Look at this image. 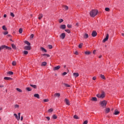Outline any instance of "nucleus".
Segmentation results:
<instances>
[{
  "mask_svg": "<svg viewBox=\"0 0 124 124\" xmlns=\"http://www.w3.org/2000/svg\"><path fill=\"white\" fill-rule=\"evenodd\" d=\"M91 100H92V101H97V98H96V97H93Z\"/></svg>",
  "mask_w": 124,
  "mask_h": 124,
  "instance_id": "5701e85b",
  "label": "nucleus"
},
{
  "mask_svg": "<svg viewBox=\"0 0 124 124\" xmlns=\"http://www.w3.org/2000/svg\"><path fill=\"white\" fill-rule=\"evenodd\" d=\"M3 87H4V85L2 84H0V88H3Z\"/></svg>",
  "mask_w": 124,
  "mask_h": 124,
  "instance_id": "13d9d810",
  "label": "nucleus"
},
{
  "mask_svg": "<svg viewBox=\"0 0 124 124\" xmlns=\"http://www.w3.org/2000/svg\"><path fill=\"white\" fill-rule=\"evenodd\" d=\"M67 28H68L69 29H71V28H72V25L68 24V25H67Z\"/></svg>",
  "mask_w": 124,
  "mask_h": 124,
  "instance_id": "4c0bfd02",
  "label": "nucleus"
},
{
  "mask_svg": "<svg viewBox=\"0 0 124 124\" xmlns=\"http://www.w3.org/2000/svg\"><path fill=\"white\" fill-rule=\"evenodd\" d=\"M42 56H44L45 57H46L47 58H49V57H50V55L47 54H42Z\"/></svg>",
  "mask_w": 124,
  "mask_h": 124,
  "instance_id": "c85d7f7f",
  "label": "nucleus"
},
{
  "mask_svg": "<svg viewBox=\"0 0 124 124\" xmlns=\"http://www.w3.org/2000/svg\"><path fill=\"white\" fill-rule=\"evenodd\" d=\"M65 31L67 32V33H70V30H65Z\"/></svg>",
  "mask_w": 124,
  "mask_h": 124,
  "instance_id": "a19ab883",
  "label": "nucleus"
},
{
  "mask_svg": "<svg viewBox=\"0 0 124 124\" xmlns=\"http://www.w3.org/2000/svg\"><path fill=\"white\" fill-rule=\"evenodd\" d=\"M19 105H15V108H19Z\"/></svg>",
  "mask_w": 124,
  "mask_h": 124,
  "instance_id": "a18cd8bd",
  "label": "nucleus"
},
{
  "mask_svg": "<svg viewBox=\"0 0 124 124\" xmlns=\"http://www.w3.org/2000/svg\"><path fill=\"white\" fill-rule=\"evenodd\" d=\"M54 96L55 97H60L61 96V93H55L54 94Z\"/></svg>",
  "mask_w": 124,
  "mask_h": 124,
  "instance_id": "f8f14e48",
  "label": "nucleus"
},
{
  "mask_svg": "<svg viewBox=\"0 0 124 124\" xmlns=\"http://www.w3.org/2000/svg\"><path fill=\"white\" fill-rule=\"evenodd\" d=\"M7 74H9V75H13V72L9 71L7 73Z\"/></svg>",
  "mask_w": 124,
  "mask_h": 124,
  "instance_id": "cd10ccee",
  "label": "nucleus"
},
{
  "mask_svg": "<svg viewBox=\"0 0 124 124\" xmlns=\"http://www.w3.org/2000/svg\"><path fill=\"white\" fill-rule=\"evenodd\" d=\"M10 15H11V16H12V17H15V15H14V14L13 13H11Z\"/></svg>",
  "mask_w": 124,
  "mask_h": 124,
  "instance_id": "c03bdc74",
  "label": "nucleus"
},
{
  "mask_svg": "<svg viewBox=\"0 0 124 124\" xmlns=\"http://www.w3.org/2000/svg\"><path fill=\"white\" fill-rule=\"evenodd\" d=\"M98 13V11L97 10H93L91 11L90 13V16L91 17H95L97 15V14Z\"/></svg>",
  "mask_w": 124,
  "mask_h": 124,
  "instance_id": "f257e3e1",
  "label": "nucleus"
},
{
  "mask_svg": "<svg viewBox=\"0 0 124 124\" xmlns=\"http://www.w3.org/2000/svg\"><path fill=\"white\" fill-rule=\"evenodd\" d=\"M24 49L25 50H31V46H26L24 47Z\"/></svg>",
  "mask_w": 124,
  "mask_h": 124,
  "instance_id": "6e6552de",
  "label": "nucleus"
},
{
  "mask_svg": "<svg viewBox=\"0 0 124 124\" xmlns=\"http://www.w3.org/2000/svg\"><path fill=\"white\" fill-rule=\"evenodd\" d=\"M83 37L84 38L87 39L88 37H89V35L88 34H85L84 35Z\"/></svg>",
  "mask_w": 124,
  "mask_h": 124,
  "instance_id": "a878e982",
  "label": "nucleus"
},
{
  "mask_svg": "<svg viewBox=\"0 0 124 124\" xmlns=\"http://www.w3.org/2000/svg\"><path fill=\"white\" fill-rule=\"evenodd\" d=\"M100 104L102 107H106V105H107V101L106 100L101 101Z\"/></svg>",
  "mask_w": 124,
  "mask_h": 124,
  "instance_id": "20e7f679",
  "label": "nucleus"
},
{
  "mask_svg": "<svg viewBox=\"0 0 124 124\" xmlns=\"http://www.w3.org/2000/svg\"><path fill=\"white\" fill-rule=\"evenodd\" d=\"M34 97H36L37 98H40L39 94L38 93L34 94Z\"/></svg>",
  "mask_w": 124,
  "mask_h": 124,
  "instance_id": "6ab92c4d",
  "label": "nucleus"
},
{
  "mask_svg": "<svg viewBox=\"0 0 124 124\" xmlns=\"http://www.w3.org/2000/svg\"><path fill=\"white\" fill-rule=\"evenodd\" d=\"M93 80H96V77H93Z\"/></svg>",
  "mask_w": 124,
  "mask_h": 124,
  "instance_id": "bf43d9fd",
  "label": "nucleus"
},
{
  "mask_svg": "<svg viewBox=\"0 0 124 124\" xmlns=\"http://www.w3.org/2000/svg\"><path fill=\"white\" fill-rule=\"evenodd\" d=\"M105 10L106 11H109L110 10V9L109 8H106L105 9Z\"/></svg>",
  "mask_w": 124,
  "mask_h": 124,
  "instance_id": "8fccbe9b",
  "label": "nucleus"
},
{
  "mask_svg": "<svg viewBox=\"0 0 124 124\" xmlns=\"http://www.w3.org/2000/svg\"><path fill=\"white\" fill-rule=\"evenodd\" d=\"M60 68H61V66L58 65V66H56V67H54L53 68V70H54V71H55V70H59V69H60Z\"/></svg>",
  "mask_w": 124,
  "mask_h": 124,
  "instance_id": "0eeeda50",
  "label": "nucleus"
},
{
  "mask_svg": "<svg viewBox=\"0 0 124 124\" xmlns=\"http://www.w3.org/2000/svg\"><path fill=\"white\" fill-rule=\"evenodd\" d=\"M91 53V52H89V51H85V55H90Z\"/></svg>",
  "mask_w": 124,
  "mask_h": 124,
  "instance_id": "c9c22d12",
  "label": "nucleus"
},
{
  "mask_svg": "<svg viewBox=\"0 0 124 124\" xmlns=\"http://www.w3.org/2000/svg\"><path fill=\"white\" fill-rule=\"evenodd\" d=\"M63 7L64 8L65 10H68V6H63Z\"/></svg>",
  "mask_w": 124,
  "mask_h": 124,
  "instance_id": "473e14b6",
  "label": "nucleus"
},
{
  "mask_svg": "<svg viewBox=\"0 0 124 124\" xmlns=\"http://www.w3.org/2000/svg\"><path fill=\"white\" fill-rule=\"evenodd\" d=\"M44 102H48L49 101V99H45L44 100Z\"/></svg>",
  "mask_w": 124,
  "mask_h": 124,
  "instance_id": "09e8293b",
  "label": "nucleus"
},
{
  "mask_svg": "<svg viewBox=\"0 0 124 124\" xmlns=\"http://www.w3.org/2000/svg\"><path fill=\"white\" fill-rule=\"evenodd\" d=\"M82 46H83V44H82V43L80 44H79V46H78V47H79L80 49H81Z\"/></svg>",
  "mask_w": 124,
  "mask_h": 124,
  "instance_id": "58836bf2",
  "label": "nucleus"
},
{
  "mask_svg": "<svg viewBox=\"0 0 124 124\" xmlns=\"http://www.w3.org/2000/svg\"><path fill=\"white\" fill-rule=\"evenodd\" d=\"M19 33H22V32H23V29L22 28L19 29Z\"/></svg>",
  "mask_w": 124,
  "mask_h": 124,
  "instance_id": "ea45409f",
  "label": "nucleus"
},
{
  "mask_svg": "<svg viewBox=\"0 0 124 124\" xmlns=\"http://www.w3.org/2000/svg\"><path fill=\"white\" fill-rule=\"evenodd\" d=\"M110 112V108H107L106 109V113H109Z\"/></svg>",
  "mask_w": 124,
  "mask_h": 124,
  "instance_id": "7c9ffc66",
  "label": "nucleus"
},
{
  "mask_svg": "<svg viewBox=\"0 0 124 124\" xmlns=\"http://www.w3.org/2000/svg\"><path fill=\"white\" fill-rule=\"evenodd\" d=\"M20 121H23V116H21V117Z\"/></svg>",
  "mask_w": 124,
  "mask_h": 124,
  "instance_id": "338daca9",
  "label": "nucleus"
},
{
  "mask_svg": "<svg viewBox=\"0 0 124 124\" xmlns=\"http://www.w3.org/2000/svg\"><path fill=\"white\" fill-rule=\"evenodd\" d=\"M63 85L65 86V87H66V88H69L70 87V85H68V84L66 83H63Z\"/></svg>",
  "mask_w": 124,
  "mask_h": 124,
  "instance_id": "4be33fe9",
  "label": "nucleus"
},
{
  "mask_svg": "<svg viewBox=\"0 0 124 124\" xmlns=\"http://www.w3.org/2000/svg\"><path fill=\"white\" fill-rule=\"evenodd\" d=\"M7 36H8V37H11V35L8 34L7 35Z\"/></svg>",
  "mask_w": 124,
  "mask_h": 124,
  "instance_id": "69168bd1",
  "label": "nucleus"
},
{
  "mask_svg": "<svg viewBox=\"0 0 124 124\" xmlns=\"http://www.w3.org/2000/svg\"><path fill=\"white\" fill-rule=\"evenodd\" d=\"M30 86H31V87L33 89H36L37 88V86H36V85L30 84Z\"/></svg>",
  "mask_w": 124,
  "mask_h": 124,
  "instance_id": "a211bd4d",
  "label": "nucleus"
},
{
  "mask_svg": "<svg viewBox=\"0 0 124 124\" xmlns=\"http://www.w3.org/2000/svg\"><path fill=\"white\" fill-rule=\"evenodd\" d=\"M88 124V120L85 121L83 122V124Z\"/></svg>",
  "mask_w": 124,
  "mask_h": 124,
  "instance_id": "864d4df0",
  "label": "nucleus"
},
{
  "mask_svg": "<svg viewBox=\"0 0 124 124\" xmlns=\"http://www.w3.org/2000/svg\"><path fill=\"white\" fill-rule=\"evenodd\" d=\"M109 38V34H107L106 38L103 40V42H106Z\"/></svg>",
  "mask_w": 124,
  "mask_h": 124,
  "instance_id": "39448f33",
  "label": "nucleus"
},
{
  "mask_svg": "<svg viewBox=\"0 0 124 124\" xmlns=\"http://www.w3.org/2000/svg\"><path fill=\"white\" fill-rule=\"evenodd\" d=\"M48 47L49 49H52L53 48V46H52V45H48Z\"/></svg>",
  "mask_w": 124,
  "mask_h": 124,
  "instance_id": "de8ad7c7",
  "label": "nucleus"
},
{
  "mask_svg": "<svg viewBox=\"0 0 124 124\" xmlns=\"http://www.w3.org/2000/svg\"><path fill=\"white\" fill-rule=\"evenodd\" d=\"M92 35L93 37H95V36L97 35V33L95 31H93Z\"/></svg>",
  "mask_w": 124,
  "mask_h": 124,
  "instance_id": "423d86ee",
  "label": "nucleus"
},
{
  "mask_svg": "<svg viewBox=\"0 0 124 124\" xmlns=\"http://www.w3.org/2000/svg\"><path fill=\"white\" fill-rule=\"evenodd\" d=\"M53 108H51L47 110V112L48 113H52V112H53Z\"/></svg>",
  "mask_w": 124,
  "mask_h": 124,
  "instance_id": "393cba45",
  "label": "nucleus"
},
{
  "mask_svg": "<svg viewBox=\"0 0 124 124\" xmlns=\"http://www.w3.org/2000/svg\"><path fill=\"white\" fill-rule=\"evenodd\" d=\"M75 55H78V52L76 51V52H75Z\"/></svg>",
  "mask_w": 124,
  "mask_h": 124,
  "instance_id": "e2e57ef3",
  "label": "nucleus"
},
{
  "mask_svg": "<svg viewBox=\"0 0 124 124\" xmlns=\"http://www.w3.org/2000/svg\"><path fill=\"white\" fill-rule=\"evenodd\" d=\"M12 47L13 49H16V46L14 44H12Z\"/></svg>",
  "mask_w": 124,
  "mask_h": 124,
  "instance_id": "f704fd0d",
  "label": "nucleus"
},
{
  "mask_svg": "<svg viewBox=\"0 0 124 124\" xmlns=\"http://www.w3.org/2000/svg\"><path fill=\"white\" fill-rule=\"evenodd\" d=\"M2 30L4 31H7V28L5 27V26H3L2 27Z\"/></svg>",
  "mask_w": 124,
  "mask_h": 124,
  "instance_id": "c756f323",
  "label": "nucleus"
},
{
  "mask_svg": "<svg viewBox=\"0 0 124 124\" xmlns=\"http://www.w3.org/2000/svg\"><path fill=\"white\" fill-rule=\"evenodd\" d=\"M65 102L67 105H69V100L67 99H65Z\"/></svg>",
  "mask_w": 124,
  "mask_h": 124,
  "instance_id": "ddd939ff",
  "label": "nucleus"
},
{
  "mask_svg": "<svg viewBox=\"0 0 124 124\" xmlns=\"http://www.w3.org/2000/svg\"><path fill=\"white\" fill-rule=\"evenodd\" d=\"M25 43L28 45V46H31V43H30L28 41H25Z\"/></svg>",
  "mask_w": 124,
  "mask_h": 124,
  "instance_id": "b1692460",
  "label": "nucleus"
},
{
  "mask_svg": "<svg viewBox=\"0 0 124 124\" xmlns=\"http://www.w3.org/2000/svg\"><path fill=\"white\" fill-rule=\"evenodd\" d=\"M42 18H43V15L41 14L39 15L38 19L39 20H40L41 19H42Z\"/></svg>",
  "mask_w": 124,
  "mask_h": 124,
  "instance_id": "2eb2a0df",
  "label": "nucleus"
},
{
  "mask_svg": "<svg viewBox=\"0 0 124 124\" xmlns=\"http://www.w3.org/2000/svg\"><path fill=\"white\" fill-rule=\"evenodd\" d=\"M16 91H17V92H19V93H22V90L20 89L19 88H16Z\"/></svg>",
  "mask_w": 124,
  "mask_h": 124,
  "instance_id": "e433bc0d",
  "label": "nucleus"
},
{
  "mask_svg": "<svg viewBox=\"0 0 124 124\" xmlns=\"http://www.w3.org/2000/svg\"><path fill=\"white\" fill-rule=\"evenodd\" d=\"M33 36H34V35L33 34H31L30 36L31 38H33Z\"/></svg>",
  "mask_w": 124,
  "mask_h": 124,
  "instance_id": "3c124183",
  "label": "nucleus"
},
{
  "mask_svg": "<svg viewBox=\"0 0 124 124\" xmlns=\"http://www.w3.org/2000/svg\"><path fill=\"white\" fill-rule=\"evenodd\" d=\"M3 17L4 18H6V15L4 14Z\"/></svg>",
  "mask_w": 124,
  "mask_h": 124,
  "instance_id": "0e129e2a",
  "label": "nucleus"
},
{
  "mask_svg": "<svg viewBox=\"0 0 124 124\" xmlns=\"http://www.w3.org/2000/svg\"><path fill=\"white\" fill-rule=\"evenodd\" d=\"M46 119L47 120V121H50V117H46Z\"/></svg>",
  "mask_w": 124,
  "mask_h": 124,
  "instance_id": "4d7b16f0",
  "label": "nucleus"
},
{
  "mask_svg": "<svg viewBox=\"0 0 124 124\" xmlns=\"http://www.w3.org/2000/svg\"><path fill=\"white\" fill-rule=\"evenodd\" d=\"M12 65H14V66L16 65V62L13 61V62H12Z\"/></svg>",
  "mask_w": 124,
  "mask_h": 124,
  "instance_id": "79ce46f5",
  "label": "nucleus"
},
{
  "mask_svg": "<svg viewBox=\"0 0 124 124\" xmlns=\"http://www.w3.org/2000/svg\"><path fill=\"white\" fill-rule=\"evenodd\" d=\"M120 114V112L118 111L117 109H115L114 111V115H119Z\"/></svg>",
  "mask_w": 124,
  "mask_h": 124,
  "instance_id": "4468645a",
  "label": "nucleus"
},
{
  "mask_svg": "<svg viewBox=\"0 0 124 124\" xmlns=\"http://www.w3.org/2000/svg\"><path fill=\"white\" fill-rule=\"evenodd\" d=\"M26 90H27V91H28V92H31V88L30 87H27L26 88Z\"/></svg>",
  "mask_w": 124,
  "mask_h": 124,
  "instance_id": "bb28decb",
  "label": "nucleus"
},
{
  "mask_svg": "<svg viewBox=\"0 0 124 124\" xmlns=\"http://www.w3.org/2000/svg\"><path fill=\"white\" fill-rule=\"evenodd\" d=\"M102 55H100L99 56V59H101V58H102Z\"/></svg>",
  "mask_w": 124,
  "mask_h": 124,
  "instance_id": "774afa93",
  "label": "nucleus"
},
{
  "mask_svg": "<svg viewBox=\"0 0 124 124\" xmlns=\"http://www.w3.org/2000/svg\"><path fill=\"white\" fill-rule=\"evenodd\" d=\"M4 80H12V78L7 77H4Z\"/></svg>",
  "mask_w": 124,
  "mask_h": 124,
  "instance_id": "dca6fc26",
  "label": "nucleus"
},
{
  "mask_svg": "<svg viewBox=\"0 0 124 124\" xmlns=\"http://www.w3.org/2000/svg\"><path fill=\"white\" fill-rule=\"evenodd\" d=\"M96 96L99 98H104V97H105V93H104V92H102L101 94H97Z\"/></svg>",
  "mask_w": 124,
  "mask_h": 124,
  "instance_id": "f03ea898",
  "label": "nucleus"
},
{
  "mask_svg": "<svg viewBox=\"0 0 124 124\" xmlns=\"http://www.w3.org/2000/svg\"><path fill=\"white\" fill-rule=\"evenodd\" d=\"M3 34H4V35H6V34H8V31H5L3 33Z\"/></svg>",
  "mask_w": 124,
  "mask_h": 124,
  "instance_id": "603ef678",
  "label": "nucleus"
},
{
  "mask_svg": "<svg viewBox=\"0 0 124 124\" xmlns=\"http://www.w3.org/2000/svg\"><path fill=\"white\" fill-rule=\"evenodd\" d=\"M63 21V19H59V23H62V22Z\"/></svg>",
  "mask_w": 124,
  "mask_h": 124,
  "instance_id": "5fc2aeb1",
  "label": "nucleus"
},
{
  "mask_svg": "<svg viewBox=\"0 0 124 124\" xmlns=\"http://www.w3.org/2000/svg\"><path fill=\"white\" fill-rule=\"evenodd\" d=\"M66 28V26L65 25H62L60 26V29L62 30H64Z\"/></svg>",
  "mask_w": 124,
  "mask_h": 124,
  "instance_id": "9b49d317",
  "label": "nucleus"
},
{
  "mask_svg": "<svg viewBox=\"0 0 124 124\" xmlns=\"http://www.w3.org/2000/svg\"><path fill=\"white\" fill-rule=\"evenodd\" d=\"M66 74H67V73L65 72L64 73H62V75L64 76V75H66Z\"/></svg>",
  "mask_w": 124,
  "mask_h": 124,
  "instance_id": "6e6d98bb",
  "label": "nucleus"
},
{
  "mask_svg": "<svg viewBox=\"0 0 124 124\" xmlns=\"http://www.w3.org/2000/svg\"><path fill=\"white\" fill-rule=\"evenodd\" d=\"M60 37H61V38H62V39H64V38L65 37V33H62Z\"/></svg>",
  "mask_w": 124,
  "mask_h": 124,
  "instance_id": "1a4fd4ad",
  "label": "nucleus"
},
{
  "mask_svg": "<svg viewBox=\"0 0 124 124\" xmlns=\"http://www.w3.org/2000/svg\"><path fill=\"white\" fill-rule=\"evenodd\" d=\"M100 77H101V78H102V79H103L104 80H106V78H105V76H104V75L101 74L100 75Z\"/></svg>",
  "mask_w": 124,
  "mask_h": 124,
  "instance_id": "f3484780",
  "label": "nucleus"
},
{
  "mask_svg": "<svg viewBox=\"0 0 124 124\" xmlns=\"http://www.w3.org/2000/svg\"><path fill=\"white\" fill-rule=\"evenodd\" d=\"M28 51H23V54H24V55H28Z\"/></svg>",
  "mask_w": 124,
  "mask_h": 124,
  "instance_id": "37998d69",
  "label": "nucleus"
},
{
  "mask_svg": "<svg viewBox=\"0 0 124 124\" xmlns=\"http://www.w3.org/2000/svg\"><path fill=\"white\" fill-rule=\"evenodd\" d=\"M14 116H15V117L16 118V119L17 120V121H19V118L18 117V115H17V114L15 113L14 114Z\"/></svg>",
  "mask_w": 124,
  "mask_h": 124,
  "instance_id": "aec40b11",
  "label": "nucleus"
},
{
  "mask_svg": "<svg viewBox=\"0 0 124 124\" xmlns=\"http://www.w3.org/2000/svg\"><path fill=\"white\" fill-rule=\"evenodd\" d=\"M41 50L42 51H43V52H45V53H46L47 52V50L46 49H45V48H44V47H41Z\"/></svg>",
  "mask_w": 124,
  "mask_h": 124,
  "instance_id": "412c9836",
  "label": "nucleus"
},
{
  "mask_svg": "<svg viewBox=\"0 0 124 124\" xmlns=\"http://www.w3.org/2000/svg\"><path fill=\"white\" fill-rule=\"evenodd\" d=\"M47 65V62H43L42 63V65H43V66H46V65Z\"/></svg>",
  "mask_w": 124,
  "mask_h": 124,
  "instance_id": "2f4dec72",
  "label": "nucleus"
},
{
  "mask_svg": "<svg viewBox=\"0 0 124 124\" xmlns=\"http://www.w3.org/2000/svg\"><path fill=\"white\" fill-rule=\"evenodd\" d=\"M95 52H96V50L93 51V54H95Z\"/></svg>",
  "mask_w": 124,
  "mask_h": 124,
  "instance_id": "680f3d73",
  "label": "nucleus"
},
{
  "mask_svg": "<svg viewBox=\"0 0 124 124\" xmlns=\"http://www.w3.org/2000/svg\"><path fill=\"white\" fill-rule=\"evenodd\" d=\"M0 48H1V50L4 49V50H11V47L9 46H7L5 45H2L1 46H0Z\"/></svg>",
  "mask_w": 124,
  "mask_h": 124,
  "instance_id": "7ed1b4c3",
  "label": "nucleus"
},
{
  "mask_svg": "<svg viewBox=\"0 0 124 124\" xmlns=\"http://www.w3.org/2000/svg\"><path fill=\"white\" fill-rule=\"evenodd\" d=\"M57 115H53V119H57Z\"/></svg>",
  "mask_w": 124,
  "mask_h": 124,
  "instance_id": "49530a36",
  "label": "nucleus"
},
{
  "mask_svg": "<svg viewBox=\"0 0 124 124\" xmlns=\"http://www.w3.org/2000/svg\"><path fill=\"white\" fill-rule=\"evenodd\" d=\"M20 115H21V113H18V118H19V120H20Z\"/></svg>",
  "mask_w": 124,
  "mask_h": 124,
  "instance_id": "052dcab7",
  "label": "nucleus"
},
{
  "mask_svg": "<svg viewBox=\"0 0 124 124\" xmlns=\"http://www.w3.org/2000/svg\"><path fill=\"white\" fill-rule=\"evenodd\" d=\"M74 119H76L77 120H78L79 117L77 115H75L74 116Z\"/></svg>",
  "mask_w": 124,
  "mask_h": 124,
  "instance_id": "72a5a7b5",
  "label": "nucleus"
},
{
  "mask_svg": "<svg viewBox=\"0 0 124 124\" xmlns=\"http://www.w3.org/2000/svg\"><path fill=\"white\" fill-rule=\"evenodd\" d=\"M73 75L74 77H75V78H76L77 77H78V76H79V73H74Z\"/></svg>",
  "mask_w": 124,
  "mask_h": 124,
  "instance_id": "9d476101",
  "label": "nucleus"
}]
</instances>
